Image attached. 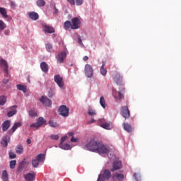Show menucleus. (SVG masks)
<instances>
[{
	"label": "nucleus",
	"instance_id": "f257e3e1",
	"mask_svg": "<svg viewBox=\"0 0 181 181\" xmlns=\"http://www.w3.org/2000/svg\"><path fill=\"white\" fill-rule=\"evenodd\" d=\"M85 148L90 152H96L99 155H104L110 152V148L107 146L95 139H90L85 146Z\"/></svg>",
	"mask_w": 181,
	"mask_h": 181
},
{
	"label": "nucleus",
	"instance_id": "f03ea898",
	"mask_svg": "<svg viewBox=\"0 0 181 181\" xmlns=\"http://www.w3.org/2000/svg\"><path fill=\"white\" fill-rule=\"evenodd\" d=\"M110 179H111V171L105 169L98 175V181L110 180Z\"/></svg>",
	"mask_w": 181,
	"mask_h": 181
},
{
	"label": "nucleus",
	"instance_id": "7ed1b4c3",
	"mask_svg": "<svg viewBox=\"0 0 181 181\" xmlns=\"http://www.w3.org/2000/svg\"><path fill=\"white\" fill-rule=\"evenodd\" d=\"M55 57L57 59V62L62 64V63H63V62L66 60V57H67V49H64L56 55Z\"/></svg>",
	"mask_w": 181,
	"mask_h": 181
},
{
	"label": "nucleus",
	"instance_id": "20e7f679",
	"mask_svg": "<svg viewBox=\"0 0 181 181\" xmlns=\"http://www.w3.org/2000/svg\"><path fill=\"white\" fill-rule=\"evenodd\" d=\"M0 65H1V67H2V69H4V73H5L4 77L9 78L11 76H9V71H8L9 66H8V62L5 59H1L0 60Z\"/></svg>",
	"mask_w": 181,
	"mask_h": 181
},
{
	"label": "nucleus",
	"instance_id": "39448f33",
	"mask_svg": "<svg viewBox=\"0 0 181 181\" xmlns=\"http://www.w3.org/2000/svg\"><path fill=\"white\" fill-rule=\"evenodd\" d=\"M71 29L77 30L80 29V26L81 25V20L79 18L75 17L71 19Z\"/></svg>",
	"mask_w": 181,
	"mask_h": 181
},
{
	"label": "nucleus",
	"instance_id": "423d86ee",
	"mask_svg": "<svg viewBox=\"0 0 181 181\" xmlns=\"http://www.w3.org/2000/svg\"><path fill=\"white\" fill-rule=\"evenodd\" d=\"M70 111V109L67 107V106L63 105L59 107L58 109V112L59 115H62V117H69V112Z\"/></svg>",
	"mask_w": 181,
	"mask_h": 181
},
{
	"label": "nucleus",
	"instance_id": "0eeeda50",
	"mask_svg": "<svg viewBox=\"0 0 181 181\" xmlns=\"http://www.w3.org/2000/svg\"><path fill=\"white\" fill-rule=\"evenodd\" d=\"M94 74V69H93V66L91 65L87 64L85 65V75L88 78H91L93 75Z\"/></svg>",
	"mask_w": 181,
	"mask_h": 181
},
{
	"label": "nucleus",
	"instance_id": "6e6552de",
	"mask_svg": "<svg viewBox=\"0 0 181 181\" xmlns=\"http://www.w3.org/2000/svg\"><path fill=\"white\" fill-rule=\"evenodd\" d=\"M54 81L59 88H63V87H64V81H63V77H62L60 75H54Z\"/></svg>",
	"mask_w": 181,
	"mask_h": 181
},
{
	"label": "nucleus",
	"instance_id": "1a4fd4ad",
	"mask_svg": "<svg viewBox=\"0 0 181 181\" xmlns=\"http://www.w3.org/2000/svg\"><path fill=\"white\" fill-rule=\"evenodd\" d=\"M124 90V88H122V89L120 90V91H118L115 89H112L113 97L116 100H119V101H121V100H122V98H124V94L122 93H123ZM121 91H122V93H121Z\"/></svg>",
	"mask_w": 181,
	"mask_h": 181
},
{
	"label": "nucleus",
	"instance_id": "9d476101",
	"mask_svg": "<svg viewBox=\"0 0 181 181\" xmlns=\"http://www.w3.org/2000/svg\"><path fill=\"white\" fill-rule=\"evenodd\" d=\"M100 126L101 127V128H103L104 129L110 130L112 128H113L112 123L107 122L104 119H100Z\"/></svg>",
	"mask_w": 181,
	"mask_h": 181
},
{
	"label": "nucleus",
	"instance_id": "9b49d317",
	"mask_svg": "<svg viewBox=\"0 0 181 181\" xmlns=\"http://www.w3.org/2000/svg\"><path fill=\"white\" fill-rule=\"evenodd\" d=\"M112 78L116 84H121L122 83V76L117 71L112 74Z\"/></svg>",
	"mask_w": 181,
	"mask_h": 181
},
{
	"label": "nucleus",
	"instance_id": "f8f14e48",
	"mask_svg": "<svg viewBox=\"0 0 181 181\" xmlns=\"http://www.w3.org/2000/svg\"><path fill=\"white\" fill-rule=\"evenodd\" d=\"M40 101L45 105V107H52V102L47 96H42Z\"/></svg>",
	"mask_w": 181,
	"mask_h": 181
},
{
	"label": "nucleus",
	"instance_id": "ddd939ff",
	"mask_svg": "<svg viewBox=\"0 0 181 181\" xmlns=\"http://www.w3.org/2000/svg\"><path fill=\"white\" fill-rule=\"evenodd\" d=\"M11 142V136L8 135H5L2 137L1 145L3 146V148H8V144Z\"/></svg>",
	"mask_w": 181,
	"mask_h": 181
},
{
	"label": "nucleus",
	"instance_id": "4468645a",
	"mask_svg": "<svg viewBox=\"0 0 181 181\" xmlns=\"http://www.w3.org/2000/svg\"><path fill=\"white\" fill-rule=\"evenodd\" d=\"M121 115H122V117L124 118H125V119H127V118H129L130 117V113H129V109H128L127 106H123L121 108Z\"/></svg>",
	"mask_w": 181,
	"mask_h": 181
},
{
	"label": "nucleus",
	"instance_id": "2eb2a0df",
	"mask_svg": "<svg viewBox=\"0 0 181 181\" xmlns=\"http://www.w3.org/2000/svg\"><path fill=\"white\" fill-rule=\"evenodd\" d=\"M122 168V162L121 160H115L112 164V168L111 172H115V170H119Z\"/></svg>",
	"mask_w": 181,
	"mask_h": 181
},
{
	"label": "nucleus",
	"instance_id": "dca6fc26",
	"mask_svg": "<svg viewBox=\"0 0 181 181\" xmlns=\"http://www.w3.org/2000/svg\"><path fill=\"white\" fill-rule=\"evenodd\" d=\"M43 30L45 33H54V28L47 25H42Z\"/></svg>",
	"mask_w": 181,
	"mask_h": 181
},
{
	"label": "nucleus",
	"instance_id": "f3484780",
	"mask_svg": "<svg viewBox=\"0 0 181 181\" xmlns=\"http://www.w3.org/2000/svg\"><path fill=\"white\" fill-rule=\"evenodd\" d=\"M1 127L3 132H6V131H8V129H9V127H11V120L4 121Z\"/></svg>",
	"mask_w": 181,
	"mask_h": 181
},
{
	"label": "nucleus",
	"instance_id": "a211bd4d",
	"mask_svg": "<svg viewBox=\"0 0 181 181\" xmlns=\"http://www.w3.org/2000/svg\"><path fill=\"white\" fill-rule=\"evenodd\" d=\"M35 177L36 174H35V173H28L24 175V178L26 181H33Z\"/></svg>",
	"mask_w": 181,
	"mask_h": 181
},
{
	"label": "nucleus",
	"instance_id": "6ab92c4d",
	"mask_svg": "<svg viewBox=\"0 0 181 181\" xmlns=\"http://www.w3.org/2000/svg\"><path fill=\"white\" fill-rule=\"evenodd\" d=\"M40 69L43 73H47V71H49V65L45 62H41Z\"/></svg>",
	"mask_w": 181,
	"mask_h": 181
},
{
	"label": "nucleus",
	"instance_id": "aec40b11",
	"mask_svg": "<svg viewBox=\"0 0 181 181\" xmlns=\"http://www.w3.org/2000/svg\"><path fill=\"white\" fill-rule=\"evenodd\" d=\"M117 179L118 181H123L125 176H124V174H121V173H115L113 176L112 178L113 179Z\"/></svg>",
	"mask_w": 181,
	"mask_h": 181
},
{
	"label": "nucleus",
	"instance_id": "412c9836",
	"mask_svg": "<svg viewBox=\"0 0 181 181\" xmlns=\"http://www.w3.org/2000/svg\"><path fill=\"white\" fill-rule=\"evenodd\" d=\"M123 127L124 131H127V132L131 133L134 131V129L129 123H123Z\"/></svg>",
	"mask_w": 181,
	"mask_h": 181
},
{
	"label": "nucleus",
	"instance_id": "4be33fe9",
	"mask_svg": "<svg viewBox=\"0 0 181 181\" xmlns=\"http://www.w3.org/2000/svg\"><path fill=\"white\" fill-rule=\"evenodd\" d=\"M29 17L33 21H37L39 19V14L36 12H31L29 13Z\"/></svg>",
	"mask_w": 181,
	"mask_h": 181
},
{
	"label": "nucleus",
	"instance_id": "5701e85b",
	"mask_svg": "<svg viewBox=\"0 0 181 181\" xmlns=\"http://www.w3.org/2000/svg\"><path fill=\"white\" fill-rule=\"evenodd\" d=\"M16 105H13L11 107V111H9L7 114L8 117H13L16 114Z\"/></svg>",
	"mask_w": 181,
	"mask_h": 181
},
{
	"label": "nucleus",
	"instance_id": "b1692460",
	"mask_svg": "<svg viewBox=\"0 0 181 181\" xmlns=\"http://www.w3.org/2000/svg\"><path fill=\"white\" fill-rule=\"evenodd\" d=\"M0 13L4 18V19H7L8 18V14L6 12V8L4 7H0Z\"/></svg>",
	"mask_w": 181,
	"mask_h": 181
},
{
	"label": "nucleus",
	"instance_id": "393cba45",
	"mask_svg": "<svg viewBox=\"0 0 181 181\" xmlns=\"http://www.w3.org/2000/svg\"><path fill=\"white\" fill-rule=\"evenodd\" d=\"M19 127H22V122H18L14 123L13 126L11 128L12 134H13V132H15L16 131V129H18V128H19Z\"/></svg>",
	"mask_w": 181,
	"mask_h": 181
},
{
	"label": "nucleus",
	"instance_id": "a878e982",
	"mask_svg": "<svg viewBox=\"0 0 181 181\" xmlns=\"http://www.w3.org/2000/svg\"><path fill=\"white\" fill-rule=\"evenodd\" d=\"M59 148H61V149H64V151H69V149H71V146L69 144H59Z\"/></svg>",
	"mask_w": 181,
	"mask_h": 181
},
{
	"label": "nucleus",
	"instance_id": "bb28decb",
	"mask_svg": "<svg viewBox=\"0 0 181 181\" xmlns=\"http://www.w3.org/2000/svg\"><path fill=\"white\" fill-rule=\"evenodd\" d=\"M23 168H25V161H21L18 164L17 172L18 173H21V172H22L23 170Z\"/></svg>",
	"mask_w": 181,
	"mask_h": 181
},
{
	"label": "nucleus",
	"instance_id": "cd10ccee",
	"mask_svg": "<svg viewBox=\"0 0 181 181\" xmlns=\"http://www.w3.org/2000/svg\"><path fill=\"white\" fill-rule=\"evenodd\" d=\"M64 27L66 30H70L71 29V22L66 21L64 23Z\"/></svg>",
	"mask_w": 181,
	"mask_h": 181
},
{
	"label": "nucleus",
	"instance_id": "c85d7f7f",
	"mask_svg": "<svg viewBox=\"0 0 181 181\" xmlns=\"http://www.w3.org/2000/svg\"><path fill=\"white\" fill-rule=\"evenodd\" d=\"M35 159H37L40 163L43 162L45 159V154H38L36 157Z\"/></svg>",
	"mask_w": 181,
	"mask_h": 181
},
{
	"label": "nucleus",
	"instance_id": "c756f323",
	"mask_svg": "<svg viewBox=\"0 0 181 181\" xmlns=\"http://www.w3.org/2000/svg\"><path fill=\"white\" fill-rule=\"evenodd\" d=\"M1 179L4 181H8V171L6 170H3Z\"/></svg>",
	"mask_w": 181,
	"mask_h": 181
},
{
	"label": "nucleus",
	"instance_id": "7c9ffc66",
	"mask_svg": "<svg viewBox=\"0 0 181 181\" xmlns=\"http://www.w3.org/2000/svg\"><path fill=\"white\" fill-rule=\"evenodd\" d=\"M37 122L38 125H40V127H42V125H44V124H46V120L43 117H39Z\"/></svg>",
	"mask_w": 181,
	"mask_h": 181
},
{
	"label": "nucleus",
	"instance_id": "2f4dec72",
	"mask_svg": "<svg viewBox=\"0 0 181 181\" xmlns=\"http://www.w3.org/2000/svg\"><path fill=\"white\" fill-rule=\"evenodd\" d=\"M31 163L33 168H38L40 163L35 158L31 160Z\"/></svg>",
	"mask_w": 181,
	"mask_h": 181
},
{
	"label": "nucleus",
	"instance_id": "473e14b6",
	"mask_svg": "<svg viewBox=\"0 0 181 181\" xmlns=\"http://www.w3.org/2000/svg\"><path fill=\"white\" fill-rule=\"evenodd\" d=\"M17 88L20 91H23V93H26V86L23 85H21V84L17 85Z\"/></svg>",
	"mask_w": 181,
	"mask_h": 181
},
{
	"label": "nucleus",
	"instance_id": "72a5a7b5",
	"mask_svg": "<svg viewBox=\"0 0 181 181\" xmlns=\"http://www.w3.org/2000/svg\"><path fill=\"white\" fill-rule=\"evenodd\" d=\"M6 103V97L5 95L0 96V105H5Z\"/></svg>",
	"mask_w": 181,
	"mask_h": 181
},
{
	"label": "nucleus",
	"instance_id": "f704fd0d",
	"mask_svg": "<svg viewBox=\"0 0 181 181\" xmlns=\"http://www.w3.org/2000/svg\"><path fill=\"white\" fill-rule=\"evenodd\" d=\"M36 4L40 7L45 6V5H46V1H45V0H37Z\"/></svg>",
	"mask_w": 181,
	"mask_h": 181
},
{
	"label": "nucleus",
	"instance_id": "c9c22d12",
	"mask_svg": "<svg viewBox=\"0 0 181 181\" xmlns=\"http://www.w3.org/2000/svg\"><path fill=\"white\" fill-rule=\"evenodd\" d=\"M49 126L52 127V128H57L59 127V124L57 122H54L53 120H49Z\"/></svg>",
	"mask_w": 181,
	"mask_h": 181
},
{
	"label": "nucleus",
	"instance_id": "e433bc0d",
	"mask_svg": "<svg viewBox=\"0 0 181 181\" xmlns=\"http://www.w3.org/2000/svg\"><path fill=\"white\" fill-rule=\"evenodd\" d=\"M45 47H46V50H47V52H49V53H52V49H53V45L48 43V44L45 45Z\"/></svg>",
	"mask_w": 181,
	"mask_h": 181
},
{
	"label": "nucleus",
	"instance_id": "4c0bfd02",
	"mask_svg": "<svg viewBox=\"0 0 181 181\" xmlns=\"http://www.w3.org/2000/svg\"><path fill=\"white\" fill-rule=\"evenodd\" d=\"M100 104L101 107H103V108H105V107H106V105H105V99L103 96L100 97Z\"/></svg>",
	"mask_w": 181,
	"mask_h": 181
},
{
	"label": "nucleus",
	"instance_id": "58836bf2",
	"mask_svg": "<svg viewBox=\"0 0 181 181\" xmlns=\"http://www.w3.org/2000/svg\"><path fill=\"white\" fill-rule=\"evenodd\" d=\"M4 29H6V24H5L2 20H0V31L4 30Z\"/></svg>",
	"mask_w": 181,
	"mask_h": 181
},
{
	"label": "nucleus",
	"instance_id": "ea45409f",
	"mask_svg": "<svg viewBox=\"0 0 181 181\" xmlns=\"http://www.w3.org/2000/svg\"><path fill=\"white\" fill-rule=\"evenodd\" d=\"M16 153H23V146L22 145H18L16 151Z\"/></svg>",
	"mask_w": 181,
	"mask_h": 181
},
{
	"label": "nucleus",
	"instance_id": "a19ab883",
	"mask_svg": "<svg viewBox=\"0 0 181 181\" xmlns=\"http://www.w3.org/2000/svg\"><path fill=\"white\" fill-rule=\"evenodd\" d=\"M28 114H29L30 117H37V112H36L35 110H30L28 112Z\"/></svg>",
	"mask_w": 181,
	"mask_h": 181
},
{
	"label": "nucleus",
	"instance_id": "79ce46f5",
	"mask_svg": "<svg viewBox=\"0 0 181 181\" xmlns=\"http://www.w3.org/2000/svg\"><path fill=\"white\" fill-rule=\"evenodd\" d=\"M100 71L102 76H107V69L100 67Z\"/></svg>",
	"mask_w": 181,
	"mask_h": 181
},
{
	"label": "nucleus",
	"instance_id": "37998d69",
	"mask_svg": "<svg viewBox=\"0 0 181 181\" xmlns=\"http://www.w3.org/2000/svg\"><path fill=\"white\" fill-rule=\"evenodd\" d=\"M15 166H16V160H13L10 162V168L15 169Z\"/></svg>",
	"mask_w": 181,
	"mask_h": 181
},
{
	"label": "nucleus",
	"instance_id": "c03bdc74",
	"mask_svg": "<svg viewBox=\"0 0 181 181\" xmlns=\"http://www.w3.org/2000/svg\"><path fill=\"white\" fill-rule=\"evenodd\" d=\"M88 115H90V117H93V115H97V113L95 112V110L89 109L88 112Z\"/></svg>",
	"mask_w": 181,
	"mask_h": 181
},
{
	"label": "nucleus",
	"instance_id": "a18cd8bd",
	"mask_svg": "<svg viewBox=\"0 0 181 181\" xmlns=\"http://www.w3.org/2000/svg\"><path fill=\"white\" fill-rule=\"evenodd\" d=\"M8 155H9V158L10 159H15V158H16V154H15L12 151H10L8 153Z\"/></svg>",
	"mask_w": 181,
	"mask_h": 181
},
{
	"label": "nucleus",
	"instance_id": "49530a36",
	"mask_svg": "<svg viewBox=\"0 0 181 181\" xmlns=\"http://www.w3.org/2000/svg\"><path fill=\"white\" fill-rule=\"evenodd\" d=\"M30 128H39L40 126V124L37 122L34 123V124H30Z\"/></svg>",
	"mask_w": 181,
	"mask_h": 181
},
{
	"label": "nucleus",
	"instance_id": "de8ad7c7",
	"mask_svg": "<svg viewBox=\"0 0 181 181\" xmlns=\"http://www.w3.org/2000/svg\"><path fill=\"white\" fill-rule=\"evenodd\" d=\"M51 139H54V141H57L59 139V135L52 134L50 136Z\"/></svg>",
	"mask_w": 181,
	"mask_h": 181
},
{
	"label": "nucleus",
	"instance_id": "09e8293b",
	"mask_svg": "<svg viewBox=\"0 0 181 181\" xmlns=\"http://www.w3.org/2000/svg\"><path fill=\"white\" fill-rule=\"evenodd\" d=\"M10 5L13 9H15V8H16V3H15V1H11Z\"/></svg>",
	"mask_w": 181,
	"mask_h": 181
},
{
	"label": "nucleus",
	"instance_id": "8fccbe9b",
	"mask_svg": "<svg viewBox=\"0 0 181 181\" xmlns=\"http://www.w3.org/2000/svg\"><path fill=\"white\" fill-rule=\"evenodd\" d=\"M54 15H57L59 13V9L56 8V4H54Z\"/></svg>",
	"mask_w": 181,
	"mask_h": 181
},
{
	"label": "nucleus",
	"instance_id": "3c124183",
	"mask_svg": "<svg viewBox=\"0 0 181 181\" xmlns=\"http://www.w3.org/2000/svg\"><path fill=\"white\" fill-rule=\"evenodd\" d=\"M53 95H54V92L52 90H50L48 93V97L52 98V97H53Z\"/></svg>",
	"mask_w": 181,
	"mask_h": 181
},
{
	"label": "nucleus",
	"instance_id": "603ef678",
	"mask_svg": "<svg viewBox=\"0 0 181 181\" xmlns=\"http://www.w3.org/2000/svg\"><path fill=\"white\" fill-rule=\"evenodd\" d=\"M83 0H76V4L78 6L83 5Z\"/></svg>",
	"mask_w": 181,
	"mask_h": 181
},
{
	"label": "nucleus",
	"instance_id": "864d4df0",
	"mask_svg": "<svg viewBox=\"0 0 181 181\" xmlns=\"http://www.w3.org/2000/svg\"><path fill=\"white\" fill-rule=\"evenodd\" d=\"M71 5H76V1L74 0H66Z\"/></svg>",
	"mask_w": 181,
	"mask_h": 181
},
{
	"label": "nucleus",
	"instance_id": "5fc2aeb1",
	"mask_svg": "<svg viewBox=\"0 0 181 181\" xmlns=\"http://www.w3.org/2000/svg\"><path fill=\"white\" fill-rule=\"evenodd\" d=\"M66 139H67V136H66L62 137V139L60 140L61 141L60 144H63V142H64V141H66Z\"/></svg>",
	"mask_w": 181,
	"mask_h": 181
},
{
	"label": "nucleus",
	"instance_id": "6e6d98bb",
	"mask_svg": "<svg viewBox=\"0 0 181 181\" xmlns=\"http://www.w3.org/2000/svg\"><path fill=\"white\" fill-rule=\"evenodd\" d=\"M71 142H78V139H76L74 137H71Z\"/></svg>",
	"mask_w": 181,
	"mask_h": 181
},
{
	"label": "nucleus",
	"instance_id": "4d7b16f0",
	"mask_svg": "<svg viewBox=\"0 0 181 181\" xmlns=\"http://www.w3.org/2000/svg\"><path fill=\"white\" fill-rule=\"evenodd\" d=\"M4 84H8L9 83V79L8 78H5L3 80Z\"/></svg>",
	"mask_w": 181,
	"mask_h": 181
},
{
	"label": "nucleus",
	"instance_id": "13d9d810",
	"mask_svg": "<svg viewBox=\"0 0 181 181\" xmlns=\"http://www.w3.org/2000/svg\"><path fill=\"white\" fill-rule=\"evenodd\" d=\"M78 43H79L80 45H83V40H81V37H78Z\"/></svg>",
	"mask_w": 181,
	"mask_h": 181
},
{
	"label": "nucleus",
	"instance_id": "bf43d9fd",
	"mask_svg": "<svg viewBox=\"0 0 181 181\" xmlns=\"http://www.w3.org/2000/svg\"><path fill=\"white\" fill-rule=\"evenodd\" d=\"M93 122H95V120L94 119H91V121H88V124H93Z\"/></svg>",
	"mask_w": 181,
	"mask_h": 181
},
{
	"label": "nucleus",
	"instance_id": "052dcab7",
	"mask_svg": "<svg viewBox=\"0 0 181 181\" xmlns=\"http://www.w3.org/2000/svg\"><path fill=\"white\" fill-rule=\"evenodd\" d=\"M27 144H28V145H30V144H32V140H30V139H27Z\"/></svg>",
	"mask_w": 181,
	"mask_h": 181
},
{
	"label": "nucleus",
	"instance_id": "680f3d73",
	"mask_svg": "<svg viewBox=\"0 0 181 181\" xmlns=\"http://www.w3.org/2000/svg\"><path fill=\"white\" fill-rule=\"evenodd\" d=\"M83 60H84V62H87V60H88V57L87 56L83 57Z\"/></svg>",
	"mask_w": 181,
	"mask_h": 181
},
{
	"label": "nucleus",
	"instance_id": "e2e57ef3",
	"mask_svg": "<svg viewBox=\"0 0 181 181\" xmlns=\"http://www.w3.org/2000/svg\"><path fill=\"white\" fill-rule=\"evenodd\" d=\"M4 35H9V30H5L4 31Z\"/></svg>",
	"mask_w": 181,
	"mask_h": 181
},
{
	"label": "nucleus",
	"instance_id": "0e129e2a",
	"mask_svg": "<svg viewBox=\"0 0 181 181\" xmlns=\"http://www.w3.org/2000/svg\"><path fill=\"white\" fill-rule=\"evenodd\" d=\"M69 136H73V135H74V133H73L72 132L69 133Z\"/></svg>",
	"mask_w": 181,
	"mask_h": 181
},
{
	"label": "nucleus",
	"instance_id": "69168bd1",
	"mask_svg": "<svg viewBox=\"0 0 181 181\" xmlns=\"http://www.w3.org/2000/svg\"><path fill=\"white\" fill-rule=\"evenodd\" d=\"M101 67H103V68L105 67V62H103Z\"/></svg>",
	"mask_w": 181,
	"mask_h": 181
},
{
	"label": "nucleus",
	"instance_id": "338daca9",
	"mask_svg": "<svg viewBox=\"0 0 181 181\" xmlns=\"http://www.w3.org/2000/svg\"><path fill=\"white\" fill-rule=\"evenodd\" d=\"M136 176V174H134V177H135Z\"/></svg>",
	"mask_w": 181,
	"mask_h": 181
}]
</instances>
